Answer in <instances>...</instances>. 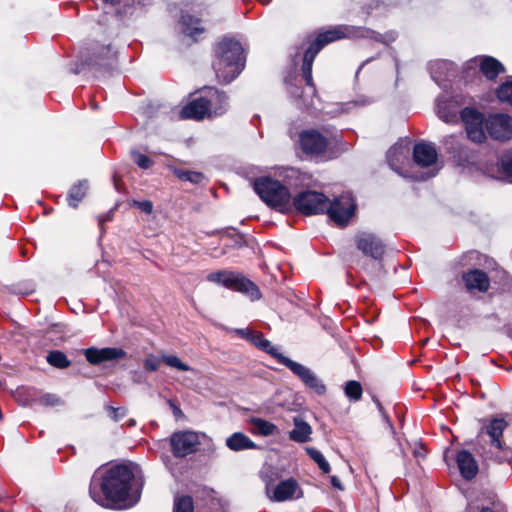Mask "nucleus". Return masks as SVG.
<instances>
[{
	"mask_svg": "<svg viewBox=\"0 0 512 512\" xmlns=\"http://www.w3.org/2000/svg\"><path fill=\"white\" fill-rule=\"evenodd\" d=\"M345 395L352 401H359L362 397L363 389L358 381L350 380L344 387Z\"/></svg>",
	"mask_w": 512,
	"mask_h": 512,
	"instance_id": "32",
	"label": "nucleus"
},
{
	"mask_svg": "<svg viewBox=\"0 0 512 512\" xmlns=\"http://www.w3.org/2000/svg\"><path fill=\"white\" fill-rule=\"evenodd\" d=\"M110 219H111L110 214L99 216L98 220H99V225L101 226V228L103 227V223L106 221H109Z\"/></svg>",
	"mask_w": 512,
	"mask_h": 512,
	"instance_id": "56",
	"label": "nucleus"
},
{
	"mask_svg": "<svg viewBox=\"0 0 512 512\" xmlns=\"http://www.w3.org/2000/svg\"><path fill=\"white\" fill-rule=\"evenodd\" d=\"M476 60L481 76L485 77L486 80L494 81L499 74L506 72L504 65L492 56L479 55L476 56Z\"/></svg>",
	"mask_w": 512,
	"mask_h": 512,
	"instance_id": "20",
	"label": "nucleus"
},
{
	"mask_svg": "<svg viewBox=\"0 0 512 512\" xmlns=\"http://www.w3.org/2000/svg\"><path fill=\"white\" fill-rule=\"evenodd\" d=\"M391 56L395 63L396 73H397V77H398L399 73H400V61H399L398 57L396 56L395 50L393 48L391 49Z\"/></svg>",
	"mask_w": 512,
	"mask_h": 512,
	"instance_id": "52",
	"label": "nucleus"
},
{
	"mask_svg": "<svg viewBox=\"0 0 512 512\" xmlns=\"http://www.w3.org/2000/svg\"><path fill=\"white\" fill-rule=\"evenodd\" d=\"M258 348L272 357H274L280 364L284 365L286 367V362L284 359H289L288 357L284 356L283 354L278 352V349L272 346L271 342L265 338H263L262 342H259Z\"/></svg>",
	"mask_w": 512,
	"mask_h": 512,
	"instance_id": "33",
	"label": "nucleus"
},
{
	"mask_svg": "<svg viewBox=\"0 0 512 512\" xmlns=\"http://www.w3.org/2000/svg\"><path fill=\"white\" fill-rule=\"evenodd\" d=\"M196 94L201 96H221L220 91L214 86H203L197 90L191 91L187 96L192 97Z\"/></svg>",
	"mask_w": 512,
	"mask_h": 512,
	"instance_id": "40",
	"label": "nucleus"
},
{
	"mask_svg": "<svg viewBox=\"0 0 512 512\" xmlns=\"http://www.w3.org/2000/svg\"><path fill=\"white\" fill-rule=\"evenodd\" d=\"M134 473L130 465L118 464L92 476L89 494L100 506L115 508L129 496Z\"/></svg>",
	"mask_w": 512,
	"mask_h": 512,
	"instance_id": "2",
	"label": "nucleus"
},
{
	"mask_svg": "<svg viewBox=\"0 0 512 512\" xmlns=\"http://www.w3.org/2000/svg\"><path fill=\"white\" fill-rule=\"evenodd\" d=\"M37 332L43 335L53 334L52 336H50V339L52 340L54 339V336L62 334L64 332V326L60 323H51L47 328H39Z\"/></svg>",
	"mask_w": 512,
	"mask_h": 512,
	"instance_id": "39",
	"label": "nucleus"
},
{
	"mask_svg": "<svg viewBox=\"0 0 512 512\" xmlns=\"http://www.w3.org/2000/svg\"><path fill=\"white\" fill-rule=\"evenodd\" d=\"M216 512H228V509L225 506L220 505Z\"/></svg>",
	"mask_w": 512,
	"mask_h": 512,
	"instance_id": "60",
	"label": "nucleus"
},
{
	"mask_svg": "<svg viewBox=\"0 0 512 512\" xmlns=\"http://www.w3.org/2000/svg\"><path fill=\"white\" fill-rule=\"evenodd\" d=\"M255 192L269 207L285 212L291 208V194L286 186L271 177H260L253 184Z\"/></svg>",
	"mask_w": 512,
	"mask_h": 512,
	"instance_id": "5",
	"label": "nucleus"
},
{
	"mask_svg": "<svg viewBox=\"0 0 512 512\" xmlns=\"http://www.w3.org/2000/svg\"><path fill=\"white\" fill-rule=\"evenodd\" d=\"M480 512H497V511L494 510L493 508L487 506V507H483Z\"/></svg>",
	"mask_w": 512,
	"mask_h": 512,
	"instance_id": "59",
	"label": "nucleus"
},
{
	"mask_svg": "<svg viewBox=\"0 0 512 512\" xmlns=\"http://www.w3.org/2000/svg\"><path fill=\"white\" fill-rule=\"evenodd\" d=\"M438 154L431 143H417L413 149V160L421 167H429L436 163Z\"/></svg>",
	"mask_w": 512,
	"mask_h": 512,
	"instance_id": "21",
	"label": "nucleus"
},
{
	"mask_svg": "<svg viewBox=\"0 0 512 512\" xmlns=\"http://www.w3.org/2000/svg\"><path fill=\"white\" fill-rule=\"evenodd\" d=\"M43 406H57L62 403L61 399L55 394H44L38 399Z\"/></svg>",
	"mask_w": 512,
	"mask_h": 512,
	"instance_id": "45",
	"label": "nucleus"
},
{
	"mask_svg": "<svg viewBox=\"0 0 512 512\" xmlns=\"http://www.w3.org/2000/svg\"><path fill=\"white\" fill-rule=\"evenodd\" d=\"M401 147H391L388 151H387V162L389 164V166L394 169V170H397L396 169V162L399 161V155L401 154Z\"/></svg>",
	"mask_w": 512,
	"mask_h": 512,
	"instance_id": "43",
	"label": "nucleus"
},
{
	"mask_svg": "<svg viewBox=\"0 0 512 512\" xmlns=\"http://www.w3.org/2000/svg\"><path fill=\"white\" fill-rule=\"evenodd\" d=\"M331 485L336 489L343 490V486L341 484L340 479L337 476H331Z\"/></svg>",
	"mask_w": 512,
	"mask_h": 512,
	"instance_id": "54",
	"label": "nucleus"
},
{
	"mask_svg": "<svg viewBox=\"0 0 512 512\" xmlns=\"http://www.w3.org/2000/svg\"><path fill=\"white\" fill-rule=\"evenodd\" d=\"M103 1L106 2V3H110L112 5H115V4L120 2V0H103Z\"/></svg>",
	"mask_w": 512,
	"mask_h": 512,
	"instance_id": "61",
	"label": "nucleus"
},
{
	"mask_svg": "<svg viewBox=\"0 0 512 512\" xmlns=\"http://www.w3.org/2000/svg\"><path fill=\"white\" fill-rule=\"evenodd\" d=\"M169 405L173 411V414L175 417H180L183 415V412L182 410L179 408V406H177L176 404H174L172 401H169Z\"/></svg>",
	"mask_w": 512,
	"mask_h": 512,
	"instance_id": "53",
	"label": "nucleus"
},
{
	"mask_svg": "<svg viewBox=\"0 0 512 512\" xmlns=\"http://www.w3.org/2000/svg\"><path fill=\"white\" fill-rule=\"evenodd\" d=\"M134 205H136L141 211H143L146 214H151L153 211V204L149 200L135 201Z\"/></svg>",
	"mask_w": 512,
	"mask_h": 512,
	"instance_id": "47",
	"label": "nucleus"
},
{
	"mask_svg": "<svg viewBox=\"0 0 512 512\" xmlns=\"http://www.w3.org/2000/svg\"><path fill=\"white\" fill-rule=\"evenodd\" d=\"M368 103H369V102H368L367 100H365V99H362L361 101H351V102H350V104H353V105H355V106H356V105H361V106H363V105H366V104H368Z\"/></svg>",
	"mask_w": 512,
	"mask_h": 512,
	"instance_id": "57",
	"label": "nucleus"
},
{
	"mask_svg": "<svg viewBox=\"0 0 512 512\" xmlns=\"http://www.w3.org/2000/svg\"><path fill=\"white\" fill-rule=\"evenodd\" d=\"M263 338L264 335L261 332L254 331V333L252 334V336L249 337L248 340L258 348L259 342H262Z\"/></svg>",
	"mask_w": 512,
	"mask_h": 512,
	"instance_id": "49",
	"label": "nucleus"
},
{
	"mask_svg": "<svg viewBox=\"0 0 512 512\" xmlns=\"http://www.w3.org/2000/svg\"><path fill=\"white\" fill-rule=\"evenodd\" d=\"M158 109H159V106H155L153 104H148L144 110H143V113L147 116V117H153L157 114L158 112Z\"/></svg>",
	"mask_w": 512,
	"mask_h": 512,
	"instance_id": "50",
	"label": "nucleus"
},
{
	"mask_svg": "<svg viewBox=\"0 0 512 512\" xmlns=\"http://www.w3.org/2000/svg\"><path fill=\"white\" fill-rule=\"evenodd\" d=\"M375 403H376V405H377V408H378L379 412H380V413H381V415H382L383 420H384V421L389 425V427H390L391 429H393V426H392V423H391V421H390V418H389V416L387 415V413L385 412V410H384V408H383V406H382L381 402H380L378 399H375Z\"/></svg>",
	"mask_w": 512,
	"mask_h": 512,
	"instance_id": "48",
	"label": "nucleus"
},
{
	"mask_svg": "<svg viewBox=\"0 0 512 512\" xmlns=\"http://www.w3.org/2000/svg\"><path fill=\"white\" fill-rule=\"evenodd\" d=\"M152 0H138V3L141 4L142 6H147L149 4H151Z\"/></svg>",
	"mask_w": 512,
	"mask_h": 512,
	"instance_id": "58",
	"label": "nucleus"
},
{
	"mask_svg": "<svg viewBox=\"0 0 512 512\" xmlns=\"http://www.w3.org/2000/svg\"><path fill=\"white\" fill-rule=\"evenodd\" d=\"M502 101H507L510 105H512V98H499Z\"/></svg>",
	"mask_w": 512,
	"mask_h": 512,
	"instance_id": "63",
	"label": "nucleus"
},
{
	"mask_svg": "<svg viewBox=\"0 0 512 512\" xmlns=\"http://www.w3.org/2000/svg\"><path fill=\"white\" fill-rule=\"evenodd\" d=\"M227 109L224 98H195L180 111V119L203 120L222 115Z\"/></svg>",
	"mask_w": 512,
	"mask_h": 512,
	"instance_id": "6",
	"label": "nucleus"
},
{
	"mask_svg": "<svg viewBox=\"0 0 512 512\" xmlns=\"http://www.w3.org/2000/svg\"><path fill=\"white\" fill-rule=\"evenodd\" d=\"M174 174L182 181H188L193 184H199L204 179V175L201 172L185 170V169H174Z\"/></svg>",
	"mask_w": 512,
	"mask_h": 512,
	"instance_id": "31",
	"label": "nucleus"
},
{
	"mask_svg": "<svg viewBox=\"0 0 512 512\" xmlns=\"http://www.w3.org/2000/svg\"><path fill=\"white\" fill-rule=\"evenodd\" d=\"M437 116L445 123L457 124L460 120L465 125L469 140L481 144L486 141L483 129V113L473 107H463L457 98H437L435 103Z\"/></svg>",
	"mask_w": 512,
	"mask_h": 512,
	"instance_id": "3",
	"label": "nucleus"
},
{
	"mask_svg": "<svg viewBox=\"0 0 512 512\" xmlns=\"http://www.w3.org/2000/svg\"><path fill=\"white\" fill-rule=\"evenodd\" d=\"M226 445L232 451L257 448V445L248 436L241 432H236L229 436L226 439Z\"/></svg>",
	"mask_w": 512,
	"mask_h": 512,
	"instance_id": "25",
	"label": "nucleus"
},
{
	"mask_svg": "<svg viewBox=\"0 0 512 512\" xmlns=\"http://www.w3.org/2000/svg\"><path fill=\"white\" fill-rule=\"evenodd\" d=\"M106 410L109 416L116 422L125 417L127 414V409L125 407L115 408L113 406H107Z\"/></svg>",
	"mask_w": 512,
	"mask_h": 512,
	"instance_id": "46",
	"label": "nucleus"
},
{
	"mask_svg": "<svg viewBox=\"0 0 512 512\" xmlns=\"http://www.w3.org/2000/svg\"><path fill=\"white\" fill-rule=\"evenodd\" d=\"M86 105H89L92 110H96L98 108V102L95 98H88V103Z\"/></svg>",
	"mask_w": 512,
	"mask_h": 512,
	"instance_id": "55",
	"label": "nucleus"
},
{
	"mask_svg": "<svg viewBox=\"0 0 512 512\" xmlns=\"http://www.w3.org/2000/svg\"><path fill=\"white\" fill-rule=\"evenodd\" d=\"M171 453L176 458H183L195 453L200 445L199 435L194 431H176L169 438Z\"/></svg>",
	"mask_w": 512,
	"mask_h": 512,
	"instance_id": "11",
	"label": "nucleus"
},
{
	"mask_svg": "<svg viewBox=\"0 0 512 512\" xmlns=\"http://www.w3.org/2000/svg\"><path fill=\"white\" fill-rule=\"evenodd\" d=\"M83 354L91 365H100L104 362L122 359L126 356V352L123 349L114 347H89L83 351Z\"/></svg>",
	"mask_w": 512,
	"mask_h": 512,
	"instance_id": "17",
	"label": "nucleus"
},
{
	"mask_svg": "<svg viewBox=\"0 0 512 512\" xmlns=\"http://www.w3.org/2000/svg\"><path fill=\"white\" fill-rule=\"evenodd\" d=\"M483 82L476 57L469 59L462 66L457 78V89L462 86L473 88Z\"/></svg>",
	"mask_w": 512,
	"mask_h": 512,
	"instance_id": "19",
	"label": "nucleus"
},
{
	"mask_svg": "<svg viewBox=\"0 0 512 512\" xmlns=\"http://www.w3.org/2000/svg\"><path fill=\"white\" fill-rule=\"evenodd\" d=\"M181 31L184 35L197 40L198 35L204 33V28L201 25V20L195 18L188 13H182L180 18Z\"/></svg>",
	"mask_w": 512,
	"mask_h": 512,
	"instance_id": "24",
	"label": "nucleus"
},
{
	"mask_svg": "<svg viewBox=\"0 0 512 512\" xmlns=\"http://www.w3.org/2000/svg\"><path fill=\"white\" fill-rule=\"evenodd\" d=\"M302 494V490L294 478L282 480L275 486H266V495L274 502H284L293 498H300Z\"/></svg>",
	"mask_w": 512,
	"mask_h": 512,
	"instance_id": "13",
	"label": "nucleus"
},
{
	"mask_svg": "<svg viewBox=\"0 0 512 512\" xmlns=\"http://www.w3.org/2000/svg\"><path fill=\"white\" fill-rule=\"evenodd\" d=\"M500 164L503 172L508 176H512V150L507 151L501 156Z\"/></svg>",
	"mask_w": 512,
	"mask_h": 512,
	"instance_id": "42",
	"label": "nucleus"
},
{
	"mask_svg": "<svg viewBox=\"0 0 512 512\" xmlns=\"http://www.w3.org/2000/svg\"><path fill=\"white\" fill-rule=\"evenodd\" d=\"M300 145L304 153L309 155H320L327 146L328 141L316 130H306L300 134Z\"/></svg>",
	"mask_w": 512,
	"mask_h": 512,
	"instance_id": "18",
	"label": "nucleus"
},
{
	"mask_svg": "<svg viewBox=\"0 0 512 512\" xmlns=\"http://www.w3.org/2000/svg\"><path fill=\"white\" fill-rule=\"evenodd\" d=\"M250 423L253 427V432L260 436H272L279 432V429L275 424L262 418L252 417L250 419Z\"/></svg>",
	"mask_w": 512,
	"mask_h": 512,
	"instance_id": "28",
	"label": "nucleus"
},
{
	"mask_svg": "<svg viewBox=\"0 0 512 512\" xmlns=\"http://www.w3.org/2000/svg\"><path fill=\"white\" fill-rule=\"evenodd\" d=\"M284 360L286 367L298 376L307 387L315 391L318 395H323L326 392V386L308 367L291 359Z\"/></svg>",
	"mask_w": 512,
	"mask_h": 512,
	"instance_id": "16",
	"label": "nucleus"
},
{
	"mask_svg": "<svg viewBox=\"0 0 512 512\" xmlns=\"http://www.w3.org/2000/svg\"><path fill=\"white\" fill-rule=\"evenodd\" d=\"M294 426L295 427L289 432V438L292 441L305 443L310 440L312 428L307 422L299 418H295Z\"/></svg>",
	"mask_w": 512,
	"mask_h": 512,
	"instance_id": "26",
	"label": "nucleus"
},
{
	"mask_svg": "<svg viewBox=\"0 0 512 512\" xmlns=\"http://www.w3.org/2000/svg\"><path fill=\"white\" fill-rule=\"evenodd\" d=\"M306 451L308 455L311 457V459L317 463L319 469L324 473L327 474L331 471V467L328 463V461L325 459L324 455L317 449L313 447L306 448Z\"/></svg>",
	"mask_w": 512,
	"mask_h": 512,
	"instance_id": "30",
	"label": "nucleus"
},
{
	"mask_svg": "<svg viewBox=\"0 0 512 512\" xmlns=\"http://www.w3.org/2000/svg\"><path fill=\"white\" fill-rule=\"evenodd\" d=\"M209 282L217 283L225 288L243 293L250 297L251 300H259L261 292L256 284L246 278L241 273L228 270H220L210 273L207 276Z\"/></svg>",
	"mask_w": 512,
	"mask_h": 512,
	"instance_id": "7",
	"label": "nucleus"
},
{
	"mask_svg": "<svg viewBox=\"0 0 512 512\" xmlns=\"http://www.w3.org/2000/svg\"><path fill=\"white\" fill-rule=\"evenodd\" d=\"M47 362L57 369H65L71 365L66 354L60 350L50 351L46 357Z\"/></svg>",
	"mask_w": 512,
	"mask_h": 512,
	"instance_id": "29",
	"label": "nucleus"
},
{
	"mask_svg": "<svg viewBox=\"0 0 512 512\" xmlns=\"http://www.w3.org/2000/svg\"><path fill=\"white\" fill-rule=\"evenodd\" d=\"M193 499L191 496L184 495L175 499L173 512H192Z\"/></svg>",
	"mask_w": 512,
	"mask_h": 512,
	"instance_id": "35",
	"label": "nucleus"
},
{
	"mask_svg": "<svg viewBox=\"0 0 512 512\" xmlns=\"http://www.w3.org/2000/svg\"><path fill=\"white\" fill-rule=\"evenodd\" d=\"M131 156L132 160L142 169H148L153 165L152 159L138 151H133Z\"/></svg>",
	"mask_w": 512,
	"mask_h": 512,
	"instance_id": "38",
	"label": "nucleus"
},
{
	"mask_svg": "<svg viewBox=\"0 0 512 512\" xmlns=\"http://www.w3.org/2000/svg\"><path fill=\"white\" fill-rule=\"evenodd\" d=\"M89 189V183L87 180H80L76 184H74L69 190L67 201L69 206L76 208L78 204L83 200L86 196V193Z\"/></svg>",
	"mask_w": 512,
	"mask_h": 512,
	"instance_id": "27",
	"label": "nucleus"
},
{
	"mask_svg": "<svg viewBox=\"0 0 512 512\" xmlns=\"http://www.w3.org/2000/svg\"><path fill=\"white\" fill-rule=\"evenodd\" d=\"M373 59H375V58H374V57H372V58L367 59L365 62H363V63L361 64V66L359 67V69H358V70H360V69H361V68H362L366 63H368V62L372 61ZM358 72H359V71H357V73H358Z\"/></svg>",
	"mask_w": 512,
	"mask_h": 512,
	"instance_id": "62",
	"label": "nucleus"
},
{
	"mask_svg": "<svg viewBox=\"0 0 512 512\" xmlns=\"http://www.w3.org/2000/svg\"><path fill=\"white\" fill-rule=\"evenodd\" d=\"M456 460L460 474L464 479L472 480L476 477L478 473V463L469 451H459Z\"/></svg>",
	"mask_w": 512,
	"mask_h": 512,
	"instance_id": "23",
	"label": "nucleus"
},
{
	"mask_svg": "<svg viewBox=\"0 0 512 512\" xmlns=\"http://www.w3.org/2000/svg\"><path fill=\"white\" fill-rule=\"evenodd\" d=\"M114 58V52L110 45L107 46H98L94 49L93 55L85 60H83L80 65H78L75 73H81L86 71L87 69H108L112 67Z\"/></svg>",
	"mask_w": 512,
	"mask_h": 512,
	"instance_id": "15",
	"label": "nucleus"
},
{
	"mask_svg": "<svg viewBox=\"0 0 512 512\" xmlns=\"http://www.w3.org/2000/svg\"><path fill=\"white\" fill-rule=\"evenodd\" d=\"M483 125L493 140L506 142L512 139V117L507 114H491L483 118Z\"/></svg>",
	"mask_w": 512,
	"mask_h": 512,
	"instance_id": "12",
	"label": "nucleus"
},
{
	"mask_svg": "<svg viewBox=\"0 0 512 512\" xmlns=\"http://www.w3.org/2000/svg\"><path fill=\"white\" fill-rule=\"evenodd\" d=\"M346 37L367 38L384 45H389L396 41L398 33L394 30H390L381 34L366 27L340 25L320 33L315 37L308 36L302 42L299 49L304 51L301 67L302 77L306 85L312 88L313 95L316 93V90L312 78V66L317 54L327 44Z\"/></svg>",
	"mask_w": 512,
	"mask_h": 512,
	"instance_id": "1",
	"label": "nucleus"
},
{
	"mask_svg": "<svg viewBox=\"0 0 512 512\" xmlns=\"http://www.w3.org/2000/svg\"><path fill=\"white\" fill-rule=\"evenodd\" d=\"M495 96H512V76L497 87Z\"/></svg>",
	"mask_w": 512,
	"mask_h": 512,
	"instance_id": "44",
	"label": "nucleus"
},
{
	"mask_svg": "<svg viewBox=\"0 0 512 512\" xmlns=\"http://www.w3.org/2000/svg\"><path fill=\"white\" fill-rule=\"evenodd\" d=\"M462 280L468 290H478L486 292L490 286L489 277L485 272L479 269H471L462 275Z\"/></svg>",
	"mask_w": 512,
	"mask_h": 512,
	"instance_id": "22",
	"label": "nucleus"
},
{
	"mask_svg": "<svg viewBox=\"0 0 512 512\" xmlns=\"http://www.w3.org/2000/svg\"><path fill=\"white\" fill-rule=\"evenodd\" d=\"M355 211V199L350 193H343L332 201L328 199V209L325 213L338 227H345L354 216Z\"/></svg>",
	"mask_w": 512,
	"mask_h": 512,
	"instance_id": "9",
	"label": "nucleus"
},
{
	"mask_svg": "<svg viewBox=\"0 0 512 512\" xmlns=\"http://www.w3.org/2000/svg\"><path fill=\"white\" fill-rule=\"evenodd\" d=\"M161 362H162V357L158 358L157 356H155L153 354H149L145 358L143 365H144V368L146 371L154 372L159 368Z\"/></svg>",
	"mask_w": 512,
	"mask_h": 512,
	"instance_id": "41",
	"label": "nucleus"
},
{
	"mask_svg": "<svg viewBox=\"0 0 512 512\" xmlns=\"http://www.w3.org/2000/svg\"><path fill=\"white\" fill-rule=\"evenodd\" d=\"M246 58L241 43L223 38L216 46L212 66L217 79L224 84L232 82L245 67Z\"/></svg>",
	"mask_w": 512,
	"mask_h": 512,
	"instance_id": "4",
	"label": "nucleus"
},
{
	"mask_svg": "<svg viewBox=\"0 0 512 512\" xmlns=\"http://www.w3.org/2000/svg\"><path fill=\"white\" fill-rule=\"evenodd\" d=\"M236 332L237 334L241 335L243 338H246L247 340L254 333V331L250 329H237Z\"/></svg>",
	"mask_w": 512,
	"mask_h": 512,
	"instance_id": "51",
	"label": "nucleus"
},
{
	"mask_svg": "<svg viewBox=\"0 0 512 512\" xmlns=\"http://www.w3.org/2000/svg\"><path fill=\"white\" fill-rule=\"evenodd\" d=\"M355 244L365 256L381 260L385 253V244L374 233L360 232L355 236Z\"/></svg>",
	"mask_w": 512,
	"mask_h": 512,
	"instance_id": "14",
	"label": "nucleus"
},
{
	"mask_svg": "<svg viewBox=\"0 0 512 512\" xmlns=\"http://www.w3.org/2000/svg\"><path fill=\"white\" fill-rule=\"evenodd\" d=\"M135 425V421L134 420H129V426H134Z\"/></svg>",
	"mask_w": 512,
	"mask_h": 512,
	"instance_id": "64",
	"label": "nucleus"
},
{
	"mask_svg": "<svg viewBox=\"0 0 512 512\" xmlns=\"http://www.w3.org/2000/svg\"><path fill=\"white\" fill-rule=\"evenodd\" d=\"M162 362L165 363L167 366L177 369L179 371L191 370V367L189 365L182 362L181 359L175 355H163Z\"/></svg>",
	"mask_w": 512,
	"mask_h": 512,
	"instance_id": "36",
	"label": "nucleus"
},
{
	"mask_svg": "<svg viewBox=\"0 0 512 512\" xmlns=\"http://www.w3.org/2000/svg\"><path fill=\"white\" fill-rule=\"evenodd\" d=\"M443 143L449 153L460 154L461 143L456 135H448L443 139Z\"/></svg>",
	"mask_w": 512,
	"mask_h": 512,
	"instance_id": "37",
	"label": "nucleus"
},
{
	"mask_svg": "<svg viewBox=\"0 0 512 512\" xmlns=\"http://www.w3.org/2000/svg\"><path fill=\"white\" fill-rule=\"evenodd\" d=\"M428 70L433 81L444 91L457 89L459 69L449 60L437 59L428 63Z\"/></svg>",
	"mask_w": 512,
	"mask_h": 512,
	"instance_id": "8",
	"label": "nucleus"
},
{
	"mask_svg": "<svg viewBox=\"0 0 512 512\" xmlns=\"http://www.w3.org/2000/svg\"><path fill=\"white\" fill-rule=\"evenodd\" d=\"M292 205L304 215L323 214L328 209V198L323 193L307 190L298 193Z\"/></svg>",
	"mask_w": 512,
	"mask_h": 512,
	"instance_id": "10",
	"label": "nucleus"
},
{
	"mask_svg": "<svg viewBox=\"0 0 512 512\" xmlns=\"http://www.w3.org/2000/svg\"><path fill=\"white\" fill-rule=\"evenodd\" d=\"M14 399L19 405L26 407L31 404L32 394L28 387H19L13 392Z\"/></svg>",
	"mask_w": 512,
	"mask_h": 512,
	"instance_id": "34",
	"label": "nucleus"
}]
</instances>
